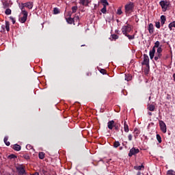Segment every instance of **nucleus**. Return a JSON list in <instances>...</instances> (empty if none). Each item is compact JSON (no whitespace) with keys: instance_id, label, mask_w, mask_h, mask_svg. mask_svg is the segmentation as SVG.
<instances>
[{"instance_id":"obj_45","label":"nucleus","mask_w":175,"mask_h":175,"mask_svg":"<svg viewBox=\"0 0 175 175\" xmlns=\"http://www.w3.org/2000/svg\"><path fill=\"white\" fill-rule=\"evenodd\" d=\"M10 19L12 21L13 24H16V19L13 16H10Z\"/></svg>"},{"instance_id":"obj_46","label":"nucleus","mask_w":175,"mask_h":175,"mask_svg":"<svg viewBox=\"0 0 175 175\" xmlns=\"http://www.w3.org/2000/svg\"><path fill=\"white\" fill-rule=\"evenodd\" d=\"M3 8L4 9H8L9 8V4L8 3H3Z\"/></svg>"},{"instance_id":"obj_5","label":"nucleus","mask_w":175,"mask_h":175,"mask_svg":"<svg viewBox=\"0 0 175 175\" xmlns=\"http://www.w3.org/2000/svg\"><path fill=\"white\" fill-rule=\"evenodd\" d=\"M140 152V150L136 148H132L129 153V157H133V155H136V154H139Z\"/></svg>"},{"instance_id":"obj_3","label":"nucleus","mask_w":175,"mask_h":175,"mask_svg":"<svg viewBox=\"0 0 175 175\" xmlns=\"http://www.w3.org/2000/svg\"><path fill=\"white\" fill-rule=\"evenodd\" d=\"M159 5L162 8L163 12H166L170 5V2L167 1H161L159 2Z\"/></svg>"},{"instance_id":"obj_11","label":"nucleus","mask_w":175,"mask_h":175,"mask_svg":"<svg viewBox=\"0 0 175 175\" xmlns=\"http://www.w3.org/2000/svg\"><path fill=\"white\" fill-rule=\"evenodd\" d=\"M69 18H66V20L68 24H75L74 20L72 17V14H68Z\"/></svg>"},{"instance_id":"obj_40","label":"nucleus","mask_w":175,"mask_h":175,"mask_svg":"<svg viewBox=\"0 0 175 175\" xmlns=\"http://www.w3.org/2000/svg\"><path fill=\"white\" fill-rule=\"evenodd\" d=\"M103 5L105 6H109V2H107V0H102Z\"/></svg>"},{"instance_id":"obj_49","label":"nucleus","mask_w":175,"mask_h":175,"mask_svg":"<svg viewBox=\"0 0 175 175\" xmlns=\"http://www.w3.org/2000/svg\"><path fill=\"white\" fill-rule=\"evenodd\" d=\"M111 36L115 40L118 39V36L117 34H112Z\"/></svg>"},{"instance_id":"obj_1","label":"nucleus","mask_w":175,"mask_h":175,"mask_svg":"<svg viewBox=\"0 0 175 175\" xmlns=\"http://www.w3.org/2000/svg\"><path fill=\"white\" fill-rule=\"evenodd\" d=\"M124 9L126 14H131V13L133 12V9H135V4L130 1L129 3L125 5Z\"/></svg>"},{"instance_id":"obj_10","label":"nucleus","mask_w":175,"mask_h":175,"mask_svg":"<svg viewBox=\"0 0 175 175\" xmlns=\"http://www.w3.org/2000/svg\"><path fill=\"white\" fill-rule=\"evenodd\" d=\"M115 125H116V122H114V120L109 121L107 123V126L111 131L113 129V128H114Z\"/></svg>"},{"instance_id":"obj_18","label":"nucleus","mask_w":175,"mask_h":175,"mask_svg":"<svg viewBox=\"0 0 175 175\" xmlns=\"http://www.w3.org/2000/svg\"><path fill=\"white\" fill-rule=\"evenodd\" d=\"M125 80L126 81H131L132 80V75L125 74Z\"/></svg>"},{"instance_id":"obj_52","label":"nucleus","mask_w":175,"mask_h":175,"mask_svg":"<svg viewBox=\"0 0 175 175\" xmlns=\"http://www.w3.org/2000/svg\"><path fill=\"white\" fill-rule=\"evenodd\" d=\"M31 175H39V173L38 172H36V173H34L33 174H31Z\"/></svg>"},{"instance_id":"obj_4","label":"nucleus","mask_w":175,"mask_h":175,"mask_svg":"<svg viewBox=\"0 0 175 175\" xmlns=\"http://www.w3.org/2000/svg\"><path fill=\"white\" fill-rule=\"evenodd\" d=\"M132 31V27H131V25H124L122 27V32L123 35H128L129 32Z\"/></svg>"},{"instance_id":"obj_57","label":"nucleus","mask_w":175,"mask_h":175,"mask_svg":"<svg viewBox=\"0 0 175 175\" xmlns=\"http://www.w3.org/2000/svg\"><path fill=\"white\" fill-rule=\"evenodd\" d=\"M149 100H151V96L149 97Z\"/></svg>"},{"instance_id":"obj_15","label":"nucleus","mask_w":175,"mask_h":175,"mask_svg":"<svg viewBox=\"0 0 175 175\" xmlns=\"http://www.w3.org/2000/svg\"><path fill=\"white\" fill-rule=\"evenodd\" d=\"M74 20V25H76V23H77V24L79 25L80 23V18L79 17V16L75 15V16L73 18Z\"/></svg>"},{"instance_id":"obj_53","label":"nucleus","mask_w":175,"mask_h":175,"mask_svg":"<svg viewBox=\"0 0 175 175\" xmlns=\"http://www.w3.org/2000/svg\"><path fill=\"white\" fill-rule=\"evenodd\" d=\"M148 116H152V113H151V112H148Z\"/></svg>"},{"instance_id":"obj_27","label":"nucleus","mask_w":175,"mask_h":175,"mask_svg":"<svg viewBox=\"0 0 175 175\" xmlns=\"http://www.w3.org/2000/svg\"><path fill=\"white\" fill-rule=\"evenodd\" d=\"M120 142L116 141L115 142H113V147L115 148H118V147H120Z\"/></svg>"},{"instance_id":"obj_17","label":"nucleus","mask_w":175,"mask_h":175,"mask_svg":"<svg viewBox=\"0 0 175 175\" xmlns=\"http://www.w3.org/2000/svg\"><path fill=\"white\" fill-rule=\"evenodd\" d=\"M124 132L126 133L129 132V126H128V124H126V121H124Z\"/></svg>"},{"instance_id":"obj_56","label":"nucleus","mask_w":175,"mask_h":175,"mask_svg":"<svg viewBox=\"0 0 175 175\" xmlns=\"http://www.w3.org/2000/svg\"><path fill=\"white\" fill-rule=\"evenodd\" d=\"M140 174H142L140 172H138V173L137 174V175H140Z\"/></svg>"},{"instance_id":"obj_30","label":"nucleus","mask_w":175,"mask_h":175,"mask_svg":"<svg viewBox=\"0 0 175 175\" xmlns=\"http://www.w3.org/2000/svg\"><path fill=\"white\" fill-rule=\"evenodd\" d=\"M38 157L40 159H44V153L43 152H40Z\"/></svg>"},{"instance_id":"obj_42","label":"nucleus","mask_w":175,"mask_h":175,"mask_svg":"<svg viewBox=\"0 0 175 175\" xmlns=\"http://www.w3.org/2000/svg\"><path fill=\"white\" fill-rule=\"evenodd\" d=\"M161 53H162V47L159 46L157 49V54H162Z\"/></svg>"},{"instance_id":"obj_31","label":"nucleus","mask_w":175,"mask_h":175,"mask_svg":"<svg viewBox=\"0 0 175 175\" xmlns=\"http://www.w3.org/2000/svg\"><path fill=\"white\" fill-rule=\"evenodd\" d=\"M5 14H7V16H9V14H12V10L7 8L5 11Z\"/></svg>"},{"instance_id":"obj_48","label":"nucleus","mask_w":175,"mask_h":175,"mask_svg":"<svg viewBox=\"0 0 175 175\" xmlns=\"http://www.w3.org/2000/svg\"><path fill=\"white\" fill-rule=\"evenodd\" d=\"M26 148H27V150H32V146H31V145H29V144H27V145L26 146Z\"/></svg>"},{"instance_id":"obj_37","label":"nucleus","mask_w":175,"mask_h":175,"mask_svg":"<svg viewBox=\"0 0 175 175\" xmlns=\"http://www.w3.org/2000/svg\"><path fill=\"white\" fill-rule=\"evenodd\" d=\"M125 36L129 38V40H132L135 39V35L131 36V35L126 34V35H125Z\"/></svg>"},{"instance_id":"obj_19","label":"nucleus","mask_w":175,"mask_h":175,"mask_svg":"<svg viewBox=\"0 0 175 175\" xmlns=\"http://www.w3.org/2000/svg\"><path fill=\"white\" fill-rule=\"evenodd\" d=\"M148 110L149 111H154L155 110V105L151 104L148 106Z\"/></svg>"},{"instance_id":"obj_47","label":"nucleus","mask_w":175,"mask_h":175,"mask_svg":"<svg viewBox=\"0 0 175 175\" xmlns=\"http://www.w3.org/2000/svg\"><path fill=\"white\" fill-rule=\"evenodd\" d=\"M155 26L158 29L161 28V23L157 22Z\"/></svg>"},{"instance_id":"obj_29","label":"nucleus","mask_w":175,"mask_h":175,"mask_svg":"<svg viewBox=\"0 0 175 175\" xmlns=\"http://www.w3.org/2000/svg\"><path fill=\"white\" fill-rule=\"evenodd\" d=\"M59 9H58L57 8H53V14H59Z\"/></svg>"},{"instance_id":"obj_7","label":"nucleus","mask_w":175,"mask_h":175,"mask_svg":"<svg viewBox=\"0 0 175 175\" xmlns=\"http://www.w3.org/2000/svg\"><path fill=\"white\" fill-rule=\"evenodd\" d=\"M142 64L145 65L146 66H148L150 65V58L146 54L144 55V61L142 62Z\"/></svg>"},{"instance_id":"obj_12","label":"nucleus","mask_w":175,"mask_h":175,"mask_svg":"<svg viewBox=\"0 0 175 175\" xmlns=\"http://www.w3.org/2000/svg\"><path fill=\"white\" fill-rule=\"evenodd\" d=\"M79 3L83 5V6H88L90 3V0H79Z\"/></svg>"},{"instance_id":"obj_33","label":"nucleus","mask_w":175,"mask_h":175,"mask_svg":"<svg viewBox=\"0 0 175 175\" xmlns=\"http://www.w3.org/2000/svg\"><path fill=\"white\" fill-rule=\"evenodd\" d=\"M157 139L159 143H162V137H161V135L159 134H157Z\"/></svg>"},{"instance_id":"obj_20","label":"nucleus","mask_w":175,"mask_h":175,"mask_svg":"<svg viewBox=\"0 0 175 175\" xmlns=\"http://www.w3.org/2000/svg\"><path fill=\"white\" fill-rule=\"evenodd\" d=\"M121 126V124L118 122L115 123V125L113 126V128H115V130L118 132L120 131V127Z\"/></svg>"},{"instance_id":"obj_51","label":"nucleus","mask_w":175,"mask_h":175,"mask_svg":"<svg viewBox=\"0 0 175 175\" xmlns=\"http://www.w3.org/2000/svg\"><path fill=\"white\" fill-rule=\"evenodd\" d=\"M134 132L136 133V135H139V131H137V129L134 130Z\"/></svg>"},{"instance_id":"obj_55","label":"nucleus","mask_w":175,"mask_h":175,"mask_svg":"<svg viewBox=\"0 0 175 175\" xmlns=\"http://www.w3.org/2000/svg\"><path fill=\"white\" fill-rule=\"evenodd\" d=\"M41 27H42V29H43V28H44L43 23L41 24Z\"/></svg>"},{"instance_id":"obj_43","label":"nucleus","mask_w":175,"mask_h":175,"mask_svg":"<svg viewBox=\"0 0 175 175\" xmlns=\"http://www.w3.org/2000/svg\"><path fill=\"white\" fill-rule=\"evenodd\" d=\"M117 14H118L119 16H121V14H122V10H121V8H119L118 9Z\"/></svg>"},{"instance_id":"obj_21","label":"nucleus","mask_w":175,"mask_h":175,"mask_svg":"<svg viewBox=\"0 0 175 175\" xmlns=\"http://www.w3.org/2000/svg\"><path fill=\"white\" fill-rule=\"evenodd\" d=\"M13 150L15 151H20V150H21V146L18 144H15L13 147Z\"/></svg>"},{"instance_id":"obj_23","label":"nucleus","mask_w":175,"mask_h":175,"mask_svg":"<svg viewBox=\"0 0 175 175\" xmlns=\"http://www.w3.org/2000/svg\"><path fill=\"white\" fill-rule=\"evenodd\" d=\"M165 21H166V16H165V15H162L161 16V24L163 25V24H165Z\"/></svg>"},{"instance_id":"obj_35","label":"nucleus","mask_w":175,"mask_h":175,"mask_svg":"<svg viewBox=\"0 0 175 175\" xmlns=\"http://www.w3.org/2000/svg\"><path fill=\"white\" fill-rule=\"evenodd\" d=\"M167 174L168 175H175V172L173 170H170L167 172Z\"/></svg>"},{"instance_id":"obj_58","label":"nucleus","mask_w":175,"mask_h":175,"mask_svg":"<svg viewBox=\"0 0 175 175\" xmlns=\"http://www.w3.org/2000/svg\"><path fill=\"white\" fill-rule=\"evenodd\" d=\"M83 46H85V44H83V45H81V47H83Z\"/></svg>"},{"instance_id":"obj_34","label":"nucleus","mask_w":175,"mask_h":175,"mask_svg":"<svg viewBox=\"0 0 175 175\" xmlns=\"http://www.w3.org/2000/svg\"><path fill=\"white\" fill-rule=\"evenodd\" d=\"M78 7L77 5H75L72 7V13H76L77 12Z\"/></svg>"},{"instance_id":"obj_25","label":"nucleus","mask_w":175,"mask_h":175,"mask_svg":"<svg viewBox=\"0 0 175 175\" xmlns=\"http://www.w3.org/2000/svg\"><path fill=\"white\" fill-rule=\"evenodd\" d=\"M19 8H20L21 12H27V11L25 10V3H22V4L19 5Z\"/></svg>"},{"instance_id":"obj_24","label":"nucleus","mask_w":175,"mask_h":175,"mask_svg":"<svg viewBox=\"0 0 175 175\" xmlns=\"http://www.w3.org/2000/svg\"><path fill=\"white\" fill-rule=\"evenodd\" d=\"M169 29L172 31V28H175V21L170 23L168 25Z\"/></svg>"},{"instance_id":"obj_41","label":"nucleus","mask_w":175,"mask_h":175,"mask_svg":"<svg viewBox=\"0 0 175 175\" xmlns=\"http://www.w3.org/2000/svg\"><path fill=\"white\" fill-rule=\"evenodd\" d=\"M23 158H24L25 159H26L27 161H28L29 159V155L28 154H25L23 155Z\"/></svg>"},{"instance_id":"obj_9","label":"nucleus","mask_w":175,"mask_h":175,"mask_svg":"<svg viewBox=\"0 0 175 175\" xmlns=\"http://www.w3.org/2000/svg\"><path fill=\"white\" fill-rule=\"evenodd\" d=\"M17 170L18 172L19 175H25V174H27V172H25V170L23 167H17Z\"/></svg>"},{"instance_id":"obj_36","label":"nucleus","mask_w":175,"mask_h":175,"mask_svg":"<svg viewBox=\"0 0 175 175\" xmlns=\"http://www.w3.org/2000/svg\"><path fill=\"white\" fill-rule=\"evenodd\" d=\"M8 137H4V143L5 144H6L7 146H10V142H8Z\"/></svg>"},{"instance_id":"obj_59","label":"nucleus","mask_w":175,"mask_h":175,"mask_svg":"<svg viewBox=\"0 0 175 175\" xmlns=\"http://www.w3.org/2000/svg\"><path fill=\"white\" fill-rule=\"evenodd\" d=\"M25 175H27V174H25Z\"/></svg>"},{"instance_id":"obj_2","label":"nucleus","mask_w":175,"mask_h":175,"mask_svg":"<svg viewBox=\"0 0 175 175\" xmlns=\"http://www.w3.org/2000/svg\"><path fill=\"white\" fill-rule=\"evenodd\" d=\"M28 18V12L23 11L20 13L19 15V21L22 24H24L25 21H27V19Z\"/></svg>"},{"instance_id":"obj_32","label":"nucleus","mask_w":175,"mask_h":175,"mask_svg":"<svg viewBox=\"0 0 175 175\" xmlns=\"http://www.w3.org/2000/svg\"><path fill=\"white\" fill-rule=\"evenodd\" d=\"M159 44H161V43L159 42V41H157L155 43H154V46H153V49H159Z\"/></svg>"},{"instance_id":"obj_39","label":"nucleus","mask_w":175,"mask_h":175,"mask_svg":"<svg viewBox=\"0 0 175 175\" xmlns=\"http://www.w3.org/2000/svg\"><path fill=\"white\" fill-rule=\"evenodd\" d=\"M142 168L144 169V165H142L139 166L135 167V169H136V170H142Z\"/></svg>"},{"instance_id":"obj_13","label":"nucleus","mask_w":175,"mask_h":175,"mask_svg":"<svg viewBox=\"0 0 175 175\" xmlns=\"http://www.w3.org/2000/svg\"><path fill=\"white\" fill-rule=\"evenodd\" d=\"M148 29L149 31V33H150V35H152V33H154V25H152V23H150Z\"/></svg>"},{"instance_id":"obj_6","label":"nucleus","mask_w":175,"mask_h":175,"mask_svg":"<svg viewBox=\"0 0 175 175\" xmlns=\"http://www.w3.org/2000/svg\"><path fill=\"white\" fill-rule=\"evenodd\" d=\"M159 126L163 133H166L167 132L166 124H165V122L163 120H159Z\"/></svg>"},{"instance_id":"obj_38","label":"nucleus","mask_w":175,"mask_h":175,"mask_svg":"<svg viewBox=\"0 0 175 175\" xmlns=\"http://www.w3.org/2000/svg\"><path fill=\"white\" fill-rule=\"evenodd\" d=\"M16 158H17V156L13 154L8 156V159H16Z\"/></svg>"},{"instance_id":"obj_50","label":"nucleus","mask_w":175,"mask_h":175,"mask_svg":"<svg viewBox=\"0 0 175 175\" xmlns=\"http://www.w3.org/2000/svg\"><path fill=\"white\" fill-rule=\"evenodd\" d=\"M128 137H129V140L131 142L132 140L133 136H132V135L130 134V135H129Z\"/></svg>"},{"instance_id":"obj_28","label":"nucleus","mask_w":175,"mask_h":175,"mask_svg":"<svg viewBox=\"0 0 175 175\" xmlns=\"http://www.w3.org/2000/svg\"><path fill=\"white\" fill-rule=\"evenodd\" d=\"M103 8L100 10L101 13H103V14H106V12H107V10L106 9V6L107 5H103Z\"/></svg>"},{"instance_id":"obj_44","label":"nucleus","mask_w":175,"mask_h":175,"mask_svg":"<svg viewBox=\"0 0 175 175\" xmlns=\"http://www.w3.org/2000/svg\"><path fill=\"white\" fill-rule=\"evenodd\" d=\"M100 73H102V75H106L107 73L106 70L101 68L100 70Z\"/></svg>"},{"instance_id":"obj_26","label":"nucleus","mask_w":175,"mask_h":175,"mask_svg":"<svg viewBox=\"0 0 175 175\" xmlns=\"http://www.w3.org/2000/svg\"><path fill=\"white\" fill-rule=\"evenodd\" d=\"M162 57V54H156V56L154 57V60L156 61H159V59H161V58Z\"/></svg>"},{"instance_id":"obj_14","label":"nucleus","mask_w":175,"mask_h":175,"mask_svg":"<svg viewBox=\"0 0 175 175\" xmlns=\"http://www.w3.org/2000/svg\"><path fill=\"white\" fill-rule=\"evenodd\" d=\"M149 55L150 59H152L154 58V55H155V49L152 48V49L150 51Z\"/></svg>"},{"instance_id":"obj_16","label":"nucleus","mask_w":175,"mask_h":175,"mask_svg":"<svg viewBox=\"0 0 175 175\" xmlns=\"http://www.w3.org/2000/svg\"><path fill=\"white\" fill-rule=\"evenodd\" d=\"M25 6L28 9H32V8H33V4L32 3V2H27L25 3Z\"/></svg>"},{"instance_id":"obj_54","label":"nucleus","mask_w":175,"mask_h":175,"mask_svg":"<svg viewBox=\"0 0 175 175\" xmlns=\"http://www.w3.org/2000/svg\"><path fill=\"white\" fill-rule=\"evenodd\" d=\"M174 81H175V73L173 75Z\"/></svg>"},{"instance_id":"obj_8","label":"nucleus","mask_w":175,"mask_h":175,"mask_svg":"<svg viewBox=\"0 0 175 175\" xmlns=\"http://www.w3.org/2000/svg\"><path fill=\"white\" fill-rule=\"evenodd\" d=\"M1 28L3 31H5V28L8 32L10 31V23H9V21H5V25H2Z\"/></svg>"},{"instance_id":"obj_22","label":"nucleus","mask_w":175,"mask_h":175,"mask_svg":"<svg viewBox=\"0 0 175 175\" xmlns=\"http://www.w3.org/2000/svg\"><path fill=\"white\" fill-rule=\"evenodd\" d=\"M146 66V68L144 69V72L146 75H147L148 73H150V65Z\"/></svg>"}]
</instances>
